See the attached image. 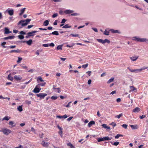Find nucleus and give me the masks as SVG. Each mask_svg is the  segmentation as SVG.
I'll use <instances>...</instances> for the list:
<instances>
[{"label": "nucleus", "mask_w": 148, "mask_h": 148, "mask_svg": "<svg viewBox=\"0 0 148 148\" xmlns=\"http://www.w3.org/2000/svg\"><path fill=\"white\" fill-rule=\"evenodd\" d=\"M0 132H3L4 135H8L9 134L11 133V131L9 129L7 128H3L0 130Z\"/></svg>", "instance_id": "obj_1"}, {"label": "nucleus", "mask_w": 148, "mask_h": 148, "mask_svg": "<svg viewBox=\"0 0 148 148\" xmlns=\"http://www.w3.org/2000/svg\"><path fill=\"white\" fill-rule=\"evenodd\" d=\"M97 40L100 43H101L103 44H104L106 42H107L108 44H109L110 43V41L107 39H105L104 40H103L100 39H97Z\"/></svg>", "instance_id": "obj_2"}, {"label": "nucleus", "mask_w": 148, "mask_h": 148, "mask_svg": "<svg viewBox=\"0 0 148 148\" xmlns=\"http://www.w3.org/2000/svg\"><path fill=\"white\" fill-rule=\"evenodd\" d=\"M47 95V94L44 93H40L36 95L37 96L40 97V99H44L45 97Z\"/></svg>", "instance_id": "obj_3"}, {"label": "nucleus", "mask_w": 148, "mask_h": 148, "mask_svg": "<svg viewBox=\"0 0 148 148\" xmlns=\"http://www.w3.org/2000/svg\"><path fill=\"white\" fill-rule=\"evenodd\" d=\"M133 38V40L138 42H145L146 40V39L145 38H137L136 37H135Z\"/></svg>", "instance_id": "obj_4"}, {"label": "nucleus", "mask_w": 148, "mask_h": 148, "mask_svg": "<svg viewBox=\"0 0 148 148\" xmlns=\"http://www.w3.org/2000/svg\"><path fill=\"white\" fill-rule=\"evenodd\" d=\"M38 87H36V86L35 88L33 90V92L35 93H38L41 90V88H38Z\"/></svg>", "instance_id": "obj_5"}, {"label": "nucleus", "mask_w": 148, "mask_h": 148, "mask_svg": "<svg viewBox=\"0 0 148 148\" xmlns=\"http://www.w3.org/2000/svg\"><path fill=\"white\" fill-rule=\"evenodd\" d=\"M31 19H27L25 20H21L18 23V25H20V24L22 23H24L25 22H27L28 24L31 21Z\"/></svg>", "instance_id": "obj_6"}, {"label": "nucleus", "mask_w": 148, "mask_h": 148, "mask_svg": "<svg viewBox=\"0 0 148 148\" xmlns=\"http://www.w3.org/2000/svg\"><path fill=\"white\" fill-rule=\"evenodd\" d=\"M38 32L37 31H33L31 32H29L27 33V35H28V36H33L35 35V33Z\"/></svg>", "instance_id": "obj_7"}, {"label": "nucleus", "mask_w": 148, "mask_h": 148, "mask_svg": "<svg viewBox=\"0 0 148 148\" xmlns=\"http://www.w3.org/2000/svg\"><path fill=\"white\" fill-rule=\"evenodd\" d=\"M6 11H7L8 14L10 16H12L14 14V11L12 9L9 10L8 9L6 10Z\"/></svg>", "instance_id": "obj_8"}, {"label": "nucleus", "mask_w": 148, "mask_h": 148, "mask_svg": "<svg viewBox=\"0 0 148 148\" xmlns=\"http://www.w3.org/2000/svg\"><path fill=\"white\" fill-rule=\"evenodd\" d=\"M41 144L43 146L46 147H47L49 146V143L45 142L44 140H43Z\"/></svg>", "instance_id": "obj_9"}, {"label": "nucleus", "mask_w": 148, "mask_h": 148, "mask_svg": "<svg viewBox=\"0 0 148 148\" xmlns=\"http://www.w3.org/2000/svg\"><path fill=\"white\" fill-rule=\"evenodd\" d=\"M14 78L16 80L19 81L22 79V77L20 75H15L14 77Z\"/></svg>", "instance_id": "obj_10"}, {"label": "nucleus", "mask_w": 148, "mask_h": 148, "mask_svg": "<svg viewBox=\"0 0 148 148\" xmlns=\"http://www.w3.org/2000/svg\"><path fill=\"white\" fill-rule=\"evenodd\" d=\"M15 38V36H9L3 38V39L4 40H8V39H12Z\"/></svg>", "instance_id": "obj_11"}, {"label": "nucleus", "mask_w": 148, "mask_h": 148, "mask_svg": "<svg viewBox=\"0 0 148 148\" xmlns=\"http://www.w3.org/2000/svg\"><path fill=\"white\" fill-rule=\"evenodd\" d=\"M138 56H135L132 57H130V59L132 61H136L138 58Z\"/></svg>", "instance_id": "obj_12"}, {"label": "nucleus", "mask_w": 148, "mask_h": 148, "mask_svg": "<svg viewBox=\"0 0 148 148\" xmlns=\"http://www.w3.org/2000/svg\"><path fill=\"white\" fill-rule=\"evenodd\" d=\"M11 31H9V29L7 27H5L4 29V34H8L11 33Z\"/></svg>", "instance_id": "obj_13"}, {"label": "nucleus", "mask_w": 148, "mask_h": 148, "mask_svg": "<svg viewBox=\"0 0 148 148\" xmlns=\"http://www.w3.org/2000/svg\"><path fill=\"white\" fill-rule=\"evenodd\" d=\"M26 42L28 45H30L32 44V40L31 39H30L28 41H24L23 42Z\"/></svg>", "instance_id": "obj_14"}, {"label": "nucleus", "mask_w": 148, "mask_h": 148, "mask_svg": "<svg viewBox=\"0 0 148 148\" xmlns=\"http://www.w3.org/2000/svg\"><path fill=\"white\" fill-rule=\"evenodd\" d=\"M73 12V10H66L64 11V12L66 14H69L72 13Z\"/></svg>", "instance_id": "obj_15"}, {"label": "nucleus", "mask_w": 148, "mask_h": 148, "mask_svg": "<svg viewBox=\"0 0 148 148\" xmlns=\"http://www.w3.org/2000/svg\"><path fill=\"white\" fill-rule=\"evenodd\" d=\"M95 122L94 121H92L90 122L88 124V126L89 127H90L92 125L95 124Z\"/></svg>", "instance_id": "obj_16"}, {"label": "nucleus", "mask_w": 148, "mask_h": 148, "mask_svg": "<svg viewBox=\"0 0 148 148\" xmlns=\"http://www.w3.org/2000/svg\"><path fill=\"white\" fill-rule=\"evenodd\" d=\"M25 9V8H24L21 9L20 10V13L19 14L20 16L21 15L24 13Z\"/></svg>", "instance_id": "obj_17"}, {"label": "nucleus", "mask_w": 148, "mask_h": 148, "mask_svg": "<svg viewBox=\"0 0 148 148\" xmlns=\"http://www.w3.org/2000/svg\"><path fill=\"white\" fill-rule=\"evenodd\" d=\"M140 108L138 107H136L133 109V111L134 112H138L140 110Z\"/></svg>", "instance_id": "obj_18"}, {"label": "nucleus", "mask_w": 148, "mask_h": 148, "mask_svg": "<svg viewBox=\"0 0 148 148\" xmlns=\"http://www.w3.org/2000/svg\"><path fill=\"white\" fill-rule=\"evenodd\" d=\"M20 52H21V51H20L19 49H17L16 50H11L10 51V53H13V52H15V53H20Z\"/></svg>", "instance_id": "obj_19"}, {"label": "nucleus", "mask_w": 148, "mask_h": 148, "mask_svg": "<svg viewBox=\"0 0 148 148\" xmlns=\"http://www.w3.org/2000/svg\"><path fill=\"white\" fill-rule=\"evenodd\" d=\"M130 126L133 130L136 129L138 128L137 125H131Z\"/></svg>", "instance_id": "obj_20"}, {"label": "nucleus", "mask_w": 148, "mask_h": 148, "mask_svg": "<svg viewBox=\"0 0 148 148\" xmlns=\"http://www.w3.org/2000/svg\"><path fill=\"white\" fill-rule=\"evenodd\" d=\"M71 27V26L70 25H69V24H67L63 26L62 27V28H70Z\"/></svg>", "instance_id": "obj_21"}, {"label": "nucleus", "mask_w": 148, "mask_h": 148, "mask_svg": "<svg viewBox=\"0 0 148 148\" xmlns=\"http://www.w3.org/2000/svg\"><path fill=\"white\" fill-rule=\"evenodd\" d=\"M52 34L53 35H59L58 32L57 31H55L52 32L51 33L49 34V35H51Z\"/></svg>", "instance_id": "obj_22"}, {"label": "nucleus", "mask_w": 148, "mask_h": 148, "mask_svg": "<svg viewBox=\"0 0 148 148\" xmlns=\"http://www.w3.org/2000/svg\"><path fill=\"white\" fill-rule=\"evenodd\" d=\"M67 145L68 146H70V148H75V147L70 142L67 143Z\"/></svg>", "instance_id": "obj_23"}, {"label": "nucleus", "mask_w": 148, "mask_h": 148, "mask_svg": "<svg viewBox=\"0 0 148 148\" xmlns=\"http://www.w3.org/2000/svg\"><path fill=\"white\" fill-rule=\"evenodd\" d=\"M49 24V21L47 20H45L43 23V25L44 26H47Z\"/></svg>", "instance_id": "obj_24"}, {"label": "nucleus", "mask_w": 148, "mask_h": 148, "mask_svg": "<svg viewBox=\"0 0 148 148\" xmlns=\"http://www.w3.org/2000/svg\"><path fill=\"white\" fill-rule=\"evenodd\" d=\"M103 139L104 140H109L111 139L112 138L109 137L108 136H106L105 137H103Z\"/></svg>", "instance_id": "obj_25"}, {"label": "nucleus", "mask_w": 148, "mask_h": 148, "mask_svg": "<svg viewBox=\"0 0 148 148\" xmlns=\"http://www.w3.org/2000/svg\"><path fill=\"white\" fill-rule=\"evenodd\" d=\"M10 118V117H9L8 116H5L2 119V120L3 121L5 120L6 121H8Z\"/></svg>", "instance_id": "obj_26"}, {"label": "nucleus", "mask_w": 148, "mask_h": 148, "mask_svg": "<svg viewBox=\"0 0 148 148\" xmlns=\"http://www.w3.org/2000/svg\"><path fill=\"white\" fill-rule=\"evenodd\" d=\"M46 84V82L39 84L36 85V87H39L40 86H44Z\"/></svg>", "instance_id": "obj_27"}, {"label": "nucleus", "mask_w": 148, "mask_h": 148, "mask_svg": "<svg viewBox=\"0 0 148 148\" xmlns=\"http://www.w3.org/2000/svg\"><path fill=\"white\" fill-rule=\"evenodd\" d=\"M8 79L11 81H12L13 79V78L12 77L10 74H9L8 77Z\"/></svg>", "instance_id": "obj_28"}, {"label": "nucleus", "mask_w": 148, "mask_h": 148, "mask_svg": "<svg viewBox=\"0 0 148 148\" xmlns=\"http://www.w3.org/2000/svg\"><path fill=\"white\" fill-rule=\"evenodd\" d=\"M39 81H40L41 82L44 81L42 79L41 76L38 77L37 78V81L38 82H39Z\"/></svg>", "instance_id": "obj_29"}, {"label": "nucleus", "mask_w": 148, "mask_h": 148, "mask_svg": "<svg viewBox=\"0 0 148 148\" xmlns=\"http://www.w3.org/2000/svg\"><path fill=\"white\" fill-rule=\"evenodd\" d=\"M111 31L112 33H119L118 30H114L113 29H111Z\"/></svg>", "instance_id": "obj_30"}, {"label": "nucleus", "mask_w": 148, "mask_h": 148, "mask_svg": "<svg viewBox=\"0 0 148 148\" xmlns=\"http://www.w3.org/2000/svg\"><path fill=\"white\" fill-rule=\"evenodd\" d=\"M53 89L54 90L56 89L58 90L57 92L58 93H60L61 91H60V89L59 88H56L55 87V86H53Z\"/></svg>", "instance_id": "obj_31"}, {"label": "nucleus", "mask_w": 148, "mask_h": 148, "mask_svg": "<svg viewBox=\"0 0 148 148\" xmlns=\"http://www.w3.org/2000/svg\"><path fill=\"white\" fill-rule=\"evenodd\" d=\"M17 110L20 112L22 111L23 110L22 106H19L17 108Z\"/></svg>", "instance_id": "obj_32"}, {"label": "nucleus", "mask_w": 148, "mask_h": 148, "mask_svg": "<svg viewBox=\"0 0 148 148\" xmlns=\"http://www.w3.org/2000/svg\"><path fill=\"white\" fill-rule=\"evenodd\" d=\"M70 36H72V37H78L79 38V35L78 34H70Z\"/></svg>", "instance_id": "obj_33"}, {"label": "nucleus", "mask_w": 148, "mask_h": 148, "mask_svg": "<svg viewBox=\"0 0 148 148\" xmlns=\"http://www.w3.org/2000/svg\"><path fill=\"white\" fill-rule=\"evenodd\" d=\"M114 79V78H112L110 79L107 82L108 84H110L111 82H112Z\"/></svg>", "instance_id": "obj_34"}, {"label": "nucleus", "mask_w": 148, "mask_h": 148, "mask_svg": "<svg viewBox=\"0 0 148 148\" xmlns=\"http://www.w3.org/2000/svg\"><path fill=\"white\" fill-rule=\"evenodd\" d=\"M140 71H141V70H140V69H134L133 71H132V72H134V73H138V72Z\"/></svg>", "instance_id": "obj_35"}, {"label": "nucleus", "mask_w": 148, "mask_h": 148, "mask_svg": "<svg viewBox=\"0 0 148 148\" xmlns=\"http://www.w3.org/2000/svg\"><path fill=\"white\" fill-rule=\"evenodd\" d=\"M28 24V23L27 22H24L20 24H21L22 26H25L26 25H27Z\"/></svg>", "instance_id": "obj_36"}, {"label": "nucleus", "mask_w": 148, "mask_h": 148, "mask_svg": "<svg viewBox=\"0 0 148 148\" xmlns=\"http://www.w3.org/2000/svg\"><path fill=\"white\" fill-rule=\"evenodd\" d=\"M21 66L22 68L23 69H27V66H25V64H21Z\"/></svg>", "instance_id": "obj_37"}, {"label": "nucleus", "mask_w": 148, "mask_h": 148, "mask_svg": "<svg viewBox=\"0 0 148 148\" xmlns=\"http://www.w3.org/2000/svg\"><path fill=\"white\" fill-rule=\"evenodd\" d=\"M130 87L132 91H134L136 90V88L134 86H130Z\"/></svg>", "instance_id": "obj_38"}, {"label": "nucleus", "mask_w": 148, "mask_h": 148, "mask_svg": "<svg viewBox=\"0 0 148 148\" xmlns=\"http://www.w3.org/2000/svg\"><path fill=\"white\" fill-rule=\"evenodd\" d=\"M123 135L121 134H118L116 136H115V138L116 139L120 137H122Z\"/></svg>", "instance_id": "obj_39"}, {"label": "nucleus", "mask_w": 148, "mask_h": 148, "mask_svg": "<svg viewBox=\"0 0 148 148\" xmlns=\"http://www.w3.org/2000/svg\"><path fill=\"white\" fill-rule=\"evenodd\" d=\"M97 141L98 142H100L104 141L103 137L102 138H99L97 139Z\"/></svg>", "instance_id": "obj_40"}, {"label": "nucleus", "mask_w": 148, "mask_h": 148, "mask_svg": "<svg viewBox=\"0 0 148 148\" xmlns=\"http://www.w3.org/2000/svg\"><path fill=\"white\" fill-rule=\"evenodd\" d=\"M109 34V31H107L106 30H105L104 32V34L106 35H108Z\"/></svg>", "instance_id": "obj_41"}, {"label": "nucleus", "mask_w": 148, "mask_h": 148, "mask_svg": "<svg viewBox=\"0 0 148 148\" xmlns=\"http://www.w3.org/2000/svg\"><path fill=\"white\" fill-rule=\"evenodd\" d=\"M123 114L122 113H121L119 115H116V117H117V118H118V119H119V118H120V117H122L123 116Z\"/></svg>", "instance_id": "obj_42"}, {"label": "nucleus", "mask_w": 148, "mask_h": 148, "mask_svg": "<svg viewBox=\"0 0 148 148\" xmlns=\"http://www.w3.org/2000/svg\"><path fill=\"white\" fill-rule=\"evenodd\" d=\"M57 49L59 50V49H62V45H59L57 47Z\"/></svg>", "instance_id": "obj_43"}, {"label": "nucleus", "mask_w": 148, "mask_h": 148, "mask_svg": "<svg viewBox=\"0 0 148 148\" xmlns=\"http://www.w3.org/2000/svg\"><path fill=\"white\" fill-rule=\"evenodd\" d=\"M22 58L20 57H18V60L17 61V63H20L21 62V60H22Z\"/></svg>", "instance_id": "obj_44"}, {"label": "nucleus", "mask_w": 148, "mask_h": 148, "mask_svg": "<svg viewBox=\"0 0 148 148\" xmlns=\"http://www.w3.org/2000/svg\"><path fill=\"white\" fill-rule=\"evenodd\" d=\"M6 43V42H2V43H1V46L3 47L4 48H5L6 47L4 46V45H5Z\"/></svg>", "instance_id": "obj_45"}, {"label": "nucleus", "mask_w": 148, "mask_h": 148, "mask_svg": "<svg viewBox=\"0 0 148 148\" xmlns=\"http://www.w3.org/2000/svg\"><path fill=\"white\" fill-rule=\"evenodd\" d=\"M88 65V63L86 64H85L83 65L82 66V67L83 68H84V69H86Z\"/></svg>", "instance_id": "obj_46"}, {"label": "nucleus", "mask_w": 148, "mask_h": 148, "mask_svg": "<svg viewBox=\"0 0 148 148\" xmlns=\"http://www.w3.org/2000/svg\"><path fill=\"white\" fill-rule=\"evenodd\" d=\"M18 37L19 39H23L24 38V36L21 35H18Z\"/></svg>", "instance_id": "obj_47"}, {"label": "nucleus", "mask_w": 148, "mask_h": 148, "mask_svg": "<svg viewBox=\"0 0 148 148\" xmlns=\"http://www.w3.org/2000/svg\"><path fill=\"white\" fill-rule=\"evenodd\" d=\"M25 102L26 104L28 105H29L31 103V102L30 101H29L27 100H25Z\"/></svg>", "instance_id": "obj_48"}, {"label": "nucleus", "mask_w": 148, "mask_h": 148, "mask_svg": "<svg viewBox=\"0 0 148 148\" xmlns=\"http://www.w3.org/2000/svg\"><path fill=\"white\" fill-rule=\"evenodd\" d=\"M119 142H115L113 143V145L116 146L118 145L119 144Z\"/></svg>", "instance_id": "obj_49"}, {"label": "nucleus", "mask_w": 148, "mask_h": 148, "mask_svg": "<svg viewBox=\"0 0 148 148\" xmlns=\"http://www.w3.org/2000/svg\"><path fill=\"white\" fill-rule=\"evenodd\" d=\"M58 16V14L57 13H55L52 16V17L53 18H54Z\"/></svg>", "instance_id": "obj_50"}, {"label": "nucleus", "mask_w": 148, "mask_h": 148, "mask_svg": "<svg viewBox=\"0 0 148 148\" xmlns=\"http://www.w3.org/2000/svg\"><path fill=\"white\" fill-rule=\"evenodd\" d=\"M66 20L64 18H63L61 22V23H64L66 21Z\"/></svg>", "instance_id": "obj_51"}, {"label": "nucleus", "mask_w": 148, "mask_h": 148, "mask_svg": "<svg viewBox=\"0 0 148 148\" xmlns=\"http://www.w3.org/2000/svg\"><path fill=\"white\" fill-rule=\"evenodd\" d=\"M122 126L123 128L125 129H127V125L125 124H123Z\"/></svg>", "instance_id": "obj_52"}, {"label": "nucleus", "mask_w": 148, "mask_h": 148, "mask_svg": "<svg viewBox=\"0 0 148 148\" xmlns=\"http://www.w3.org/2000/svg\"><path fill=\"white\" fill-rule=\"evenodd\" d=\"M51 98L52 99H53V100H56L57 99V97L53 96L51 97Z\"/></svg>", "instance_id": "obj_53"}, {"label": "nucleus", "mask_w": 148, "mask_h": 148, "mask_svg": "<svg viewBox=\"0 0 148 148\" xmlns=\"http://www.w3.org/2000/svg\"><path fill=\"white\" fill-rule=\"evenodd\" d=\"M49 46V45L48 44H44L42 45V46L44 47H48Z\"/></svg>", "instance_id": "obj_54"}, {"label": "nucleus", "mask_w": 148, "mask_h": 148, "mask_svg": "<svg viewBox=\"0 0 148 148\" xmlns=\"http://www.w3.org/2000/svg\"><path fill=\"white\" fill-rule=\"evenodd\" d=\"M71 103V101L69 102L67 105H66V106L64 105V106L65 107H69L70 104Z\"/></svg>", "instance_id": "obj_55"}, {"label": "nucleus", "mask_w": 148, "mask_h": 148, "mask_svg": "<svg viewBox=\"0 0 148 148\" xmlns=\"http://www.w3.org/2000/svg\"><path fill=\"white\" fill-rule=\"evenodd\" d=\"M59 134H60L61 137H62V130H60V131L59 132Z\"/></svg>", "instance_id": "obj_56"}, {"label": "nucleus", "mask_w": 148, "mask_h": 148, "mask_svg": "<svg viewBox=\"0 0 148 148\" xmlns=\"http://www.w3.org/2000/svg\"><path fill=\"white\" fill-rule=\"evenodd\" d=\"M111 125H112V126L114 127L116 125V123L114 122H112L111 124Z\"/></svg>", "instance_id": "obj_57"}, {"label": "nucleus", "mask_w": 148, "mask_h": 148, "mask_svg": "<svg viewBox=\"0 0 148 148\" xmlns=\"http://www.w3.org/2000/svg\"><path fill=\"white\" fill-rule=\"evenodd\" d=\"M56 117L57 118H59V119L63 118V116L57 115L56 116Z\"/></svg>", "instance_id": "obj_58"}, {"label": "nucleus", "mask_w": 148, "mask_h": 148, "mask_svg": "<svg viewBox=\"0 0 148 148\" xmlns=\"http://www.w3.org/2000/svg\"><path fill=\"white\" fill-rule=\"evenodd\" d=\"M73 118V116H71V117H70L69 118H68L67 119V120L68 121H70Z\"/></svg>", "instance_id": "obj_59"}, {"label": "nucleus", "mask_w": 148, "mask_h": 148, "mask_svg": "<svg viewBox=\"0 0 148 148\" xmlns=\"http://www.w3.org/2000/svg\"><path fill=\"white\" fill-rule=\"evenodd\" d=\"M102 126L104 128H106L107 127V125L106 124H102Z\"/></svg>", "instance_id": "obj_60"}, {"label": "nucleus", "mask_w": 148, "mask_h": 148, "mask_svg": "<svg viewBox=\"0 0 148 148\" xmlns=\"http://www.w3.org/2000/svg\"><path fill=\"white\" fill-rule=\"evenodd\" d=\"M31 131L33 132H34L35 133L36 132L35 130V129L33 127H31Z\"/></svg>", "instance_id": "obj_61"}, {"label": "nucleus", "mask_w": 148, "mask_h": 148, "mask_svg": "<svg viewBox=\"0 0 148 148\" xmlns=\"http://www.w3.org/2000/svg\"><path fill=\"white\" fill-rule=\"evenodd\" d=\"M86 73L88 74L89 76H90L91 75V72L90 71H89L86 72Z\"/></svg>", "instance_id": "obj_62"}, {"label": "nucleus", "mask_w": 148, "mask_h": 148, "mask_svg": "<svg viewBox=\"0 0 148 148\" xmlns=\"http://www.w3.org/2000/svg\"><path fill=\"white\" fill-rule=\"evenodd\" d=\"M16 47V46L15 45L14 46H10L9 47L10 49H13L15 48Z\"/></svg>", "instance_id": "obj_63"}, {"label": "nucleus", "mask_w": 148, "mask_h": 148, "mask_svg": "<svg viewBox=\"0 0 148 148\" xmlns=\"http://www.w3.org/2000/svg\"><path fill=\"white\" fill-rule=\"evenodd\" d=\"M49 45L50 46H51V47H54V46H55V45L53 43V42H52Z\"/></svg>", "instance_id": "obj_64"}]
</instances>
